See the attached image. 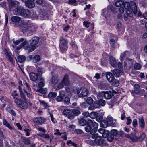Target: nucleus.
Wrapping results in <instances>:
<instances>
[{"instance_id":"nucleus-43","label":"nucleus","mask_w":147,"mask_h":147,"mask_svg":"<svg viewBox=\"0 0 147 147\" xmlns=\"http://www.w3.org/2000/svg\"><path fill=\"white\" fill-rule=\"evenodd\" d=\"M118 134V131L115 129L112 130L110 134L113 135V136L117 135Z\"/></svg>"},{"instance_id":"nucleus-19","label":"nucleus","mask_w":147,"mask_h":147,"mask_svg":"<svg viewBox=\"0 0 147 147\" xmlns=\"http://www.w3.org/2000/svg\"><path fill=\"white\" fill-rule=\"evenodd\" d=\"M36 87L35 85H34V89L37 92L42 93V94H45L47 92V89L46 88H35Z\"/></svg>"},{"instance_id":"nucleus-40","label":"nucleus","mask_w":147,"mask_h":147,"mask_svg":"<svg viewBox=\"0 0 147 147\" xmlns=\"http://www.w3.org/2000/svg\"><path fill=\"white\" fill-rule=\"evenodd\" d=\"M76 115H78L81 113V112L80 111L77 109H73L72 111V113Z\"/></svg>"},{"instance_id":"nucleus-7","label":"nucleus","mask_w":147,"mask_h":147,"mask_svg":"<svg viewBox=\"0 0 147 147\" xmlns=\"http://www.w3.org/2000/svg\"><path fill=\"white\" fill-rule=\"evenodd\" d=\"M67 41L63 37L60 38V43L59 47L60 49L62 51L64 52L67 50L68 47Z\"/></svg>"},{"instance_id":"nucleus-62","label":"nucleus","mask_w":147,"mask_h":147,"mask_svg":"<svg viewBox=\"0 0 147 147\" xmlns=\"http://www.w3.org/2000/svg\"><path fill=\"white\" fill-rule=\"evenodd\" d=\"M110 42L111 45L113 47H114L115 45V41L114 39H111L110 40Z\"/></svg>"},{"instance_id":"nucleus-46","label":"nucleus","mask_w":147,"mask_h":147,"mask_svg":"<svg viewBox=\"0 0 147 147\" xmlns=\"http://www.w3.org/2000/svg\"><path fill=\"white\" fill-rule=\"evenodd\" d=\"M134 68L138 70L141 68V65L139 63H135L134 66Z\"/></svg>"},{"instance_id":"nucleus-15","label":"nucleus","mask_w":147,"mask_h":147,"mask_svg":"<svg viewBox=\"0 0 147 147\" xmlns=\"http://www.w3.org/2000/svg\"><path fill=\"white\" fill-rule=\"evenodd\" d=\"M133 65V62L132 59H127L125 63L124 67L131 68Z\"/></svg>"},{"instance_id":"nucleus-13","label":"nucleus","mask_w":147,"mask_h":147,"mask_svg":"<svg viewBox=\"0 0 147 147\" xmlns=\"http://www.w3.org/2000/svg\"><path fill=\"white\" fill-rule=\"evenodd\" d=\"M65 95V93L63 90H61L59 92V95L56 98V100L58 102H61L62 101L64 98Z\"/></svg>"},{"instance_id":"nucleus-28","label":"nucleus","mask_w":147,"mask_h":147,"mask_svg":"<svg viewBox=\"0 0 147 147\" xmlns=\"http://www.w3.org/2000/svg\"><path fill=\"white\" fill-rule=\"evenodd\" d=\"M3 122L4 125L8 128L9 129L11 130L12 128L10 126V125L8 123L7 121L5 119H3Z\"/></svg>"},{"instance_id":"nucleus-34","label":"nucleus","mask_w":147,"mask_h":147,"mask_svg":"<svg viewBox=\"0 0 147 147\" xmlns=\"http://www.w3.org/2000/svg\"><path fill=\"white\" fill-rule=\"evenodd\" d=\"M27 44V42L26 41V40H24L23 42L17 47V49L18 50H20L21 49L22 46H24L25 49V46H26Z\"/></svg>"},{"instance_id":"nucleus-37","label":"nucleus","mask_w":147,"mask_h":147,"mask_svg":"<svg viewBox=\"0 0 147 147\" xmlns=\"http://www.w3.org/2000/svg\"><path fill=\"white\" fill-rule=\"evenodd\" d=\"M146 136V135L144 133H143L140 137L138 138H137L138 140L142 142L143 140V139Z\"/></svg>"},{"instance_id":"nucleus-52","label":"nucleus","mask_w":147,"mask_h":147,"mask_svg":"<svg viewBox=\"0 0 147 147\" xmlns=\"http://www.w3.org/2000/svg\"><path fill=\"white\" fill-rule=\"evenodd\" d=\"M103 119V117L102 116H97L96 118V120L99 122H101Z\"/></svg>"},{"instance_id":"nucleus-36","label":"nucleus","mask_w":147,"mask_h":147,"mask_svg":"<svg viewBox=\"0 0 147 147\" xmlns=\"http://www.w3.org/2000/svg\"><path fill=\"white\" fill-rule=\"evenodd\" d=\"M33 61L34 63H36L39 61L40 60V57L39 55H35L33 58Z\"/></svg>"},{"instance_id":"nucleus-24","label":"nucleus","mask_w":147,"mask_h":147,"mask_svg":"<svg viewBox=\"0 0 147 147\" xmlns=\"http://www.w3.org/2000/svg\"><path fill=\"white\" fill-rule=\"evenodd\" d=\"M44 79L41 78L40 80V82L38 83V86L39 88H42L45 85Z\"/></svg>"},{"instance_id":"nucleus-12","label":"nucleus","mask_w":147,"mask_h":147,"mask_svg":"<svg viewBox=\"0 0 147 147\" xmlns=\"http://www.w3.org/2000/svg\"><path fill=\"white\" fill-rule=\"evenodd\" d=\"M101 93L103 94V96L105 98L107 99H111L114 95V93L110 91L106 92H101Z\"/></svg>"},{"instance_id":"nucleus-59","label":"nucleus","mask_w":147,"mask_h":147,"mask_svg":"<svg viewBox=\"0 0 147 147\" xmlns=\"http://www.w3.org/2000/svg\"><path fill=\"white\" fill-rule=\"evenodd\" d=\"M93 105L95 109L98 108L100 107V105L98 102H94Z\"/></svg>"},{"instance_id":"nucleus-42","label":"nucleus","mask_w":147,"mask_h":147,"mask_svg":"<svg viewBox=\"0 0 147 147\" xmlns=\"http://www.w3.org/2000/svg\"><path fill=\"white\" fill-rule=\"evenodd\" d=\"M24 40V38H21L19 39L18 40H16V41H13V42L16 45H18L20 43L23 41Z\"/></svg>"},{"instance_id":"nucleus-33","label":"nucleus","mask_w":147,"mask_h":147,"mask_svg":"<svg viewBox=\"0 0 147 147\" xmlns=\"http://www.w3.org/2000/svg\"><path fill=\"white\" fill-rule=\"evenodd\" d=\"M128 54V51H125L123 53H121L120 55L121 60H123V58Z\"/></svg>"},{"instance_id":"nucleus-11","label":"nucleus","mask_w":147,"mask_h":147,"mask_svg":"<svg viewBox=\"0 0 147 147\" xmlns=\"http://www.w3.org/2000/svg\"><path fill=\"white\" fill-rule=\"evenodd\" d=\"M34 0H24L22 1L25 2L26 5L28 8H32L34 7L35 4L34 2Z\"/></svg>"},{"instance_id":"nucleus-27","label":"nucleus","mask_w":147,"mask_h":147,"mask_svg":"<svg viewBox=\"0 0 147 147\" xmlns=\"http://www.w3.org/2000/svg\"><path fill=\"white\" fill-rule=\"evenodd\" d=\"M98 115V113L96 112H91L90 114L89 117L92 119L96 118Z\"/></svg>"},{"instance_id":"nucleus-56","label":"nucleus","mask_w":147,"mask_h":147,"mask_svg":"<svg viewBox=\"0 0 147 147\" xmlns=\"http://www.w3.org/2000/svg\"><path fill=\"white\" fill-rule=\"evenodd\" d=\"M108 8H109L112 12L114 13H115L116 11V9L114 8L112 5H109L108 7Z\"/></svg>"},{"instance_id":"nucleus-35","label":"nucleus","mask_w":147,"mask_h":147,"mask_svg":"<svg viewBox=\"0 0 147 147\" xmlns=\"http://www.w3.org/2000/svg\"><path fill=\"white\" fill-rule=\"evenodd\" d=\"M123 1L121 0H119L117 1L115 3V5L117 7H119L123 5Z\"/></svg>"},{"instance_id":"nucleus-51","label":"nucleus","mask_w":147,"mask_h":147,"mask_svg":"<svg viewBox=\"0 0 147 147\" xmlns=\"http://www.w3.org/2000/svg\"><path fill=\"white\" fill-rule=\"evenodd\" d=\"M113 82V85L116 86H119V82L118 80H114Z\"/></svg>"},{"instance_id":"nucleus-44","label":"nucleus","mask_w":147,"mask_h":147,"mask_svg":"<svg viewBox=\"0 0 147 147\" xmlns=\"http://www.w3.org/2000/svg\"><path fill=\"white\" fill-rule=\"evenodd\" d=\"M64 102L66 104H69L70 102V99L69 97H66L64 99Z\"/></svg>"},{"instance_id":"nucleus-25","label":"nucleus","mask_w":147,"mask_h":147,"mask_svg":"<svg viewBox=\"0 0 147 147\" xmlns=\"http://www.w3.org/2000/svg\"><path fill=\"white\" fill-rule=\"evenodd\" d=\"M11 19L13 22H17L21 20V18L18 16H13L12 17Z\"/></svg>"},{"instance_id":"nucleus-47","label":"nucleus","mask_w":147,"mask_h":147,"mask_svg":"<svg viewBox=\"0 0 147 147\" xmlns=\"http://www.w3.org/2000/svg\"><path fill=\"white\" fill-rule=\"evenodd\" d=\"M114 138V137L113 135H111L110 134L108 136L107 139L108 141L111 142L113 141Z\"/></svg>"},{"instance_id":"nucleus-48","label":"nucleus","mask_w":147,"mask_h":147,"mask_svg":"<svg viewBox=\"0 0 147 147\" xmlns=\"http://www.w3.org/2000/svg\"><path fill=\"white\" fill-rule=\"evenodd\" d=\"M49 97H55L57 96L56 92H51L49 93L48 95Z\"/></svg>"},{"instance_id":"nucleus-54","label":"nucleus","mask_w":147,"mask_h":147,"mask_svg":"<svg viewBox=\"0 0 147 147\" xmlns=\"http://www.w3.org/2000/svg\"><path fill=\"white\" fill-rule=\"evenodd\" d=\"M14 98L15 99L14 101L19 106L20 103L21 102V101L20 99H19L17 98H15L14 97Z\"/></svg>"},{"instance_id":"nucleus-26","label":"nucleus","mask_w":147,"mask_h":147,"mask_svg":"<svg viewBox=\"0 0 147 147\" xmlns=\"http://www.w3.org/2000/svg\"><path fill=\"white\" fill-rule=\"evenodd\" d=\"M112 117H109L107 118V122L108 123L110 124L111 126H114L115 125L114 122Z\"/></svg>"},{"instance_id":"nucleus-4","label":"nucleus","mask_w":147,"mask_h":147,"mask_svg":"<svg viewBox=\"0 0 147 147\" xmlns=\"http://www.w3.org/2000/svg\"><path fill=\"white\" fill-rule=\"evenodd\" d=\"M39 40V38L38 37H33L29 42H27V45L25 46V49L29 52L33 51L38 46Z\"/></svg>"},{"instance_id":"nucleus-20","label":"nucleus","mask_w":147,"mask_h":147,"mask_svg":"<svg viewBox=\"0 0 147 147\" xmlns=\"http://www.w3.org/2000/svg\"><path fill=\"white\" fill-rule=\"evenodd\" d=\"M58 76L57 75H54L51 78V82L54 85L56 84L58 82Z\"/></svg>"},{"instance_id":"nucleus-58","label":"nucleus","mask_w":147,"mask_h":147,"mask_svg":"<svg viewBox=\"0 0 147 147\" xmlns=\"http://www.w3.org/2000/svg\"><path fill=\"white\" fill-rule=\"evenodd\" d=\"M90 24V22L88 21H84L83 22V25L86 28H88Z\"/></svg>"},{"instance_id":"nucleus-17","label":"nucleus","mask_w":147,"mask_h":147,"mask_svg":"<svg viewBox=\"0 0 147 147\" xmlns=\"http://www.w3.org/2000/svg\"><path fill=\"white\" fill-rule=\"evenodd\" d=\"M139 125L142 129H144L145 127V123L143 117H140L138 119Z\"/></svg>"},{"instance_id":"nucleus-6","label":"nucleus","mask_w":147,"mask_h":147,"mask_svg":"<svg viewBox=\"0 0 147 147\" xmlns=\"http://www.w3.org/2000/svg\"><path fill=\"white\" fill-rule=\"evenodd\" d=\"M123 4L126 9L128 10L129 8H131L134 14L137 13V6L136 3L134 1H131L130 3L125 2L124 3H123Z\"/></svg>"},{"instance_id":"nucleus-63","label":"nucleus","mask_w":147,"mask_h":147,"mask_svg":"<svg viewBox=\"0 0 147 147\" xmlns=\"http://www.w3.org/2000/svg\"><path fill=\"white\" fill-rule=\"evenodd\" d=\"M74 131L77 134H82L83 133V131L80 129H75Z\"/></svg>"},{"instance_id":"nucleus-55","label":"nucleus","mask_w":147,"mask_h":147,"mask_svg":"<svg viewBox=\"0 0 147 147\" xmlns=\"http://www.w3.org/2000/svg\"><path fill=\"white\" fill-rule=\"evenodd\" d=\"M36 67L37 69V71L39 73V74H42L41 71L42 68L41 67H39L36 65Z\"/></svg>"},{"instance_id":"nucleus-29","label":"nucleus","mask_w":147,"mask_h":147,"mask_svg":"<svg viewBox=\"0 0 147 147\" xmlns=\"http://www.w3.org/2000/svg\"><path fill=\"white\" fill-rule=\"evenodd\" d=\"M26 57L23 55L19 56L18 58V60L20 63L24 62L26 60Z\"/></svg>"},{"instance_id":"nucleus-3","label":"nucleus","mask_w":147,"mask_h":147,"mask_svg":"<svg viewBox=\"0 0 147 147\" xmlns=\"http://www.w3.org/2000/svg\"><path fill=\"white\" fill-rule=\"evenodd\" d=\"M19 28L24 34L28 35L36 30L34 26L32 24H28L24 21H22L19 24Z\"/></svg>"},{"instance_id":"nucleus-9","label":"nucleus","mask_w":147,"mask_h":147,"mask_svg":"<svg viewBox=\"0 0 147 147\" xmlns=\"http://www.w3.org/2000/svg\"><path fill=\"white\" fill-rule=\"evenodd\" d=\"M9 9L10 10L13 8L16 7L20 5L19 3L17 1L13 0H7Z\"/></svg>"},{"instance_id":"nucleus-21","label":"nucleus","mask_w":147,"mask_h":147,"mask_svg":"<svg viewBox=\"0 0 147 147\" xmlns=\"http://www.w3.org/2000/svg\"><path fill=\"white\" fill-rule=\"evenodd\" d=\"M26 101L24 100V101H21L19 107L23 109H26L28 107V105Z\"/></svg>"},{"instance_id":"nucleus-60","label":"nucleus","mask_w":147,"mask_h":147,"mask_svg":"<svg viewBox=\"0 0 147 147\" xmlns=\"http://www.w3.org/2000/svg\"><path fill=\"white\" fill-rule=\"evenodd\" d=\"M67 144L68 145H69V144H71L74 147H77V144L74 142H72L71 140L68 141L67 142Z\"/></svg>"},{"instance_id":"nucleus-18","label":"nucleus","mask_w":147,"mask_h":147,"mask_svg":"<svg viewBox=\"0 0 147 147\" xmlns=\"http://www.w3.org/2000/svg\"><path fill=\"white\" fill-rule=\"evenodd\" d=\"M109 61L111 65L114 67L116 66L117 62L115 59L112 56H110L109 58Z\"/></svg>"},{"instance_id":"nucleus-41","label":"nucleus","mask_w":147,"mask_h":147,"mask_svg":"<svg viewBox=\"0 0 147 147\" xmlns=\"http://www.w3.org/2000/svg\"><path fill=\"white\" fill-rule=\"evenodd\" d=\"M108 63L107 61L105 58H102V59L101 64L103 66H106Z\"/></svg>"},{"instance_id":"nucleus-57","label":"nucleus","mask_w":147,"mask_h":147,"mask_svg":"<svg viewBox=\"0 0 147 147\" xmlns=\"http://www.w3.org/2000/svg\"><path fill=\"white\" fill-rule=\"evenodd\" d=\"M119 134L121 136L123 137H127L128 136L127 134H125L124 132L122 131H120L119 132Z\"/></svg>"},{"instance_id":"nucleus-50","label":"nucleus","mask_w":147,"mask_h":147,"mask_svg":"<svg viewBox=\"0 0 147 147\" xmlns=\"http://www.w3.org/2000/svg\"><path fill=\"white\" fill-rule=\"evenodd\" d=\"M109 132L108 131H105L102 134V136L103 138H106L109 135Z\"/></svg>"},{"instance_id":"nucleus-30","label":"nucleus","mask_w":147,"mask_h":147,"mask_svg":"<svg viewBox=\"0 0 147 147\" xmlns=\"http://www.w3.org/2000/svg\"><path fill=\"white\" fill-rule=\"evenodd\" d=\"M63 114L65 115H68L71 114L72 113V111L70 109H64L63 112Z\"/></svg>"},{"instance_id":"nucleus-38","label":"nucleus","mask_w":147,"mask_h":147,"mask_svg":"<svg viewBox=\"0 0 147 147\" xmlns=\"http://www.w3.org/2000/svg\"><path fill=\"white\" fill-rule=\"evenodd\" d=\"M86 102L89 104H91L93 102V100L92 98L89 97L86 100Z\"/></svg>"},{"instance_id":"nucleus-64","label":"nucleus","mask_w":147,"mask_h":147,"mask_svg":"<svg viewBox=\"0 0 147 147\" xmlns=\"http://www.w3.org/2000/svg\"><path fill=\"white\" fill-rule=\"evenodd\" d=\"M9 111V112L12 115L15 116L16 115V113L12 109H11L10 108H9L8 109Z\"/></svg>"},{"instance_id":"nucleus-23","label":"nucleus","mask_w":147,"mask_h":147,"mask_svg":"<svg viewBox=\"0 0 147 147\" xmlns=\"http://www.w3.org/2000/svg\"><path fill=\"white\" fill-rule=\"evenodd\" d=\"M65 86H67L69 84V82L68 79V76L65 75L61 81Z\"/></svg>"},{"instance_id":"nucleus-61","label":"nucleus","mask_w":147,"mask_h":147,"mask_svg":"<svg viewBox=\"0 0 147 147\" xmlns=\"http://www.w3.org/2000/svg\"><path fill=\"white\" fill-rule=\"evenodd\" d=\"M36 3L40 5H42L45 2L43 0H35Z\"/></svg>"},{"instance_id":"nucleus-8","label":"nucleus","mask_w":147,"mask_h":147,"mask_svg":"<svg viewBox=\"0 0 147 147\" xmlns=\"http://www.w3.org/2000/svg\"><path fill=\"white\" fill-rule=\"evenodd\" d=\"M88 93V91L86 88H83L77 90V94L80 97L86 96Z\"/></svg>"},{"instance_id":"nucleus-49","label":"nucleus","mask_w":147,"mask_h":147,"mask_svg":"<svg viewBox=\"0 0 147 147\" xmlns=\"http://www.w3.org/2000/svg\"><path fill=\"white\" fill-rule=\"evenodd\" d=\"M6 55L7 57L8 58L10 61L13 63V60L12 57L11 56H12V55H11V54L7 53Z\"/></svg>"},{"instance_id":"nucleus-39","label":"nucleus","mask_w":147,"mask_h":147,"mask_svg":"<svg viewBox=\"0 0 147 147\" xmlns=\"http://www.w3.org/2000/svg\"><path fill=\"white\" fill-rule=\"evenodd\" d=\"M98 102L100 105H101L102 106H104L105 105L106 103L105 101L104 100L101 99H100L98 100Z\"/></svg>"},{"instance_id":"nucleus-31","label":"nucleus","mask_w":147,"mask_h":147,"mask_svg":"<svg viewBox=\"0 0 147 147\" xmlns=\"http://www.w3.org/2000/svg\"><path fill=\"white\" fill-rule=\"evenodd\" d=\"M134 91L136 94L141 96L145 92V90L144 89H140L138 91V90H134Z\"/></svg>"},{"instance_id":"nucleus-45","label":"nucleus","mask_w":147,"mask_h":147,"mask_svg":"<svg viewBox=\"0 0 147 147\" xmlns=\"http://www.w3.org/2000/svg\"><path fill=\"white\" fill-rule=\"evenodd\" d=\"M107 86V84L104 82H100L99 86L100 88H104Z\"/></svg>"},{"instance_id":"nucleus-2","label":"nucleus","mask_w":147,"mask_h":147,"mask_svg":"<svg viewBox=\"0 0 147 147\" xmlns=\"http://www.w3.org/2000/svg\"><path fill=\"white\" fill-rule=\"evenodd\" d=\"M79 123L80 126H84L87 124V126L85 127V130L87 132H90L92 130H94L95 128L98 125V123L91 119H88L87 121L83 118L79 120Z\"/></svg>"},{"instance_id":"nucleus-22","label":"nucleus","mask_w":147,"mask_h":147,"mask_svg":"<svg viewBox=\"0 0 147 147\" xmlns=\"http://www.w3.org/2000/svg\"><path fill=\"white\" fill-rule=\"evenodd\" d=\"M111 71L113 73V75L116 77H119L120 73L122 72L121 71L117 69L111 70Z\"/></svg>"},{"instance_id":"nucleus-16","label":"nucleus","mask_w":147,"mask_h":147,"mask_svg":"<svg viewBox=\"0 0 147 147\" xmlns=\"http://www.w3.org/2000/svg\"><path fill=\"white\" fill-rule=\"evenodd\" d=\"M29 77L32 81H35L38 80V76L36 73L31 72L29 74Z\"/></svg>"},{"instance_id":"nucleus-5","label":"nucleus","mask_w":147,"mask_h":147,"mask_svg":"<svg viewBox=\"0 0 147 147\" xmlns=\"http://www.w3.org/2000/svg\"><path fill=\"white\" fill-rule=\"evenodd\" d=\"M13 13L15 15L26 18L30 17V12L28 9H25L22 7L19 6L13 10Z\"/></svg>"},{"instance_id":"nucleus-14","label":"nucleus","mask_w":147,"mask_h":147,"mask_svg":"<svg viewBox=\"0 0 147 147\" xmlns=\"http://www.w3.org/2000/svg\"><path fill=\"white\" fill-rule=\"evenodd\" d=\"M106 76L108 80L110 82H112L115 80L113 75L110 72H107L106 74Z\"/></svg>"},{"instance_id":"nucleus-1","label":"nucleus","mask_w":147,"mask_h":147,"mask_svg":"<svg viewBox=\"0 0 147 147\" xmlns=\"http://www.w3.org/2000/svg\"><path fill=\"white\" fill-rule=\"evenodd\" d=\"M98 125L94 129V130H92L90 132L92 138L94 139V141L88 140L87 142L92 146L96 145L100 147L105 146L107 145L106 141L102 138L101 136L96 132L97 131Z\"/></svg>"},{"instance_id":"nucleus-32","label":"nucleus","mask_w":147,"mask_h":147,"mask_svg":"<svg viewBox=\"0 0 147 147\" xmlns=\"http://www.w3.org/2000/svg\"><path fill=\"white\" fill-rule=\"evenodd\" d=\"M22 141L26 144L28 145L30 144V139L27 138L25 137L22 138Z\"/></svg>"},{"instance_id":"nucleus-10","label":"nucleus","mask_w":147,"mask_h":147,"mask_svg":"<svg viewBox=\"0 0 147 147\" xmlns=\"http://www.w3.org/2000/svg\"><path fill=\"white\" fill-rule=\"evenodd\" d=\"M45 121V119L42 117H38L34 119L33 121L36 125H41Z\"/></svg>"},{"instance_id":"nucleus-53","label":"nucleus","mask_w":147,"mask_h":147,"mask_svg":"<svg viewBox=\"0 0 147 147\" xmlns=\"http://www.w3.org/2000/svg\"><path fill=\"white\" fill-rule=\"evenodd\" d=\"M65 85L63 84V82L61 81L59 83L57 86V88L59 89H61L63 88Z\"/></svg>"}]
</instances>
